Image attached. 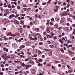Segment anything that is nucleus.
Here are the masks:
<instances>
[{
  "label": "nucleus",
  "mask_w": 75,
  "mask_h": 75,
  "mask_svg": "<svg viewBox=\"0 0 75 75\" xmlns=\"http://www.w3.org/2000/svg\"><path fill=\"white\" fill-rule=\"evenodd\" d=\"M69 73H71V72H72V70H69L68 71Z\"/></svg>",
  "instance_id": "bb28decb"
},
{
  "label": "nucleus",
  "mask_w": 75,
  "mask_h": 75,
  "mask_svg": "<svg viewBox=\"0 0 75 75\" xmlns=\"http://www.w3.org/2000/svg\"><path fill=\"white\" fill-rule=\"evenodd\" d=\"M20 24H22V25H23V24H24V22L22 21H20Z\"/></svg>",
  "instance_id": "dca6fc26"
},
{
  "label": "nucleus",
  "mask_w": 75,
  "mask_h": 75,
  "mask_svg": "<svg viewBox=\"0 0 75 75\" xmlns=\"http://www.w3.org/2000/svg\"><path fill=\"white\" fill-rule=\"evenodd\" d=\"M3 37H4V36H3V35H1V37L2 38H3Z\"/></svg>",
  "instance_id": "09e8293b"
},
{
  "label": "nucleus",
  "mask_w": 75,
  "mask_h": 75,
  "mask_svg": "<svg viewBox=\"0 0 75 75\" xmlns=\"http://www.w3.org/2000/svg\"><path fill=\"white\" fill-rule=\"evenodd\" d=\"M18 73H19V72H15V74H18Z\"/></svg>",
  "instance_id": "bf43d9fd"
},
{
  "label": "nucleus",
  "mask_w": 75,
  "mask_h": 75,
  "mask_svg": "<svg viewBox=\"0 0 75 75\" xmlns=\"http://www.w3.org/2000/svg\"><path fill=\"white\" fill-rule=\"evenodd\" d=\"M29 19L30 21H31V20H33V18L31 17H30L29 18Z\"/></svg>",
  "instance_id": "7c9ffc66"
},
{
  "label": "nucleus",
  "mask_w": 75,
  "mask_h": 75,
  "mask_svg": "<svg viewBox=\"0 0 75 75\" xmlns=\"http://www.w3.org/2000/svg\"><path fill=\"white\" fill-rule=\"evenodd\" d=\"M22 65L23 67H25V68H26V69H28V68H30V67H28V64H24V62L22 63Z\"/></svg>",
  "instance_id": "f03ea898"
},
{
  "label": "nucleus",
  "mask_w": 75,
  "mask_h": 75,
  "mask_svg": "<svg viewBox=\"0 0 75 75\" xmlns=\"http://www.w3.org/2000/svg\"><path fill=\"white\" fill-rule=\"evenodd\" d=\"M72 17L73 18H74V20H75V16H72Z\"/></svg>",
  "instance_id": "338daca9"
},
{
  "label": "nucleus",
  "mask_w": 75,
  "mask_h": 75,
  "mask_svg": "<svg viewBox=\"0 0 75 75\" xmlns=\"http://www.w3.org/2000/svg\"><path fill=\"white\" fill-rule=\"evenodd\" d=\"M50 47L52 48H54V46L53 45H50Z\"/></svg>",
  "instance_id": "412c9836"
},
{
  "label": "nucleus",
  "mask_w": 75,
  "mask_h": 75,
  "mask_svg": "<svg viewBox=\"0 0 75 75\" xmlns=\"http://www.w3.org/2000/svg\"><path fill=\"white\" fill-rule=\"evenodd\" d=\"M67 43L69 44V43H72V42H71L70 40H69L68 41Z\"/></svg>",
  "instance_id": "c85d7f7f"
},
{
  "label": "nucleus",
  "mask_w": 75,
  "mask_h": 75,
  "mask_svg": "<svg viewBox=\"0 0 75 75\" xmlns=\"http://www.w3.org/2000/svg\"><path fill=\"white\" fill-rule=\"evenodd\" d=\"M67 7V8H69V4H68Z\"/></svg>",
  "instance_id": "4c0bfd02"
},
{
  "label": "nucleus",
  "mask_w": 75,
  "mask_h": 75,
  "mask_svg": "<svg viewBox=\"0 0 75 75\" xmlns=\"http://www.w3.org/2000/svg\"><path fill=\"white\" fill-rule=\"evenodd\" d=\"M14 15L13 14H12V15H10L9 16V17L8 18L10 19H11L12 18V17H14Z\"/></svg>",
  "instance_id": "0eeeda50"
},
{
  "label": "nucleus",
  "mask_w": 75,
  "mask_h": 75,
  "mask_svg": "<svg viewBox=\"0 0 75 75\" xmlns=\"http://www.w3.org/2000/svg\"><path fill=\"white\" fill-rule=\"evenodd\" d=\"M40 33H37L35 34V35H40Z\"/></svg>",
  "instance_id": "774afa93"
},
{
  "label": "nucleus",
  "mask_w": 75,
  "mask_h": 75,
  "mask_svg": "<svg viewBox=\"0 0 75 75\" xmlns=\"http://www.w3.org/2000/svg\"><path fill=\"white\" fill-rule=\"evenodd\" d=\"M29 36L28 38L30 40H35V41L37 40V38L36 37H34L33 38H32L30 34L29 35Z\"/></svg>",
  "instance_id": "f257e3e1"
},
{
  "label": "nucleus",
  "mask_w": 75,
  "mask_h": 75,
  "mask_svg": "<svg viewBox=\"0 0 75 75\" xmlns=\"http://www.w3.org/2000/svg\"><path fill=\"white\" fill-rule=\"evenodd\" d=\"M32 73L33 74H35V70H32Z\"/></svg>",
  "instance_id": "ddd939ff"
},
{
  "label": "nucleus",
  "mask_w": 75,
  "mask_h": 75,
  "mask_svg": "<svg viewBox=\"0 0 75 75\" xmlns=\"http://www.w3.org/2000/svg\"><path fill=\"white\" fill-rule=\"evenodd\" d=\"M8 73L9 75H11V71H9Z\"/></svg>",
  "instance_id": "473e14b6"
},
{
  "label": "nucleus",
  "mask_w": 75,
  "mask_h": 75,
  "mask_svg": "<svg viewBox=\"0 0 75 75\" xmlns=\"http://www.w3.org/2000/svg\"><path fill=\"white\" fill-rule=\"evenodd\" d=\"M71 52H72L71 51H70L69 52V54L70 55H71Z\"/></svg>",
  "instance_id": "3c124183"
},
{
  "label": "nucleus",
  "mask_w": 75,
  "mask_h": 75,
  "mask_svg": "<svg viewBox=\"0 0 75 75\" xmlns=\"http://www.w3.org/2000/svg\"><path fill=\"white\" fill-rule=\"evenodd\" d=\"M39 62H42V59H39Z\"/></svg>",
  "instance_id": "a878e982"
},
{
  "label": "nucleus",
  "mask_w": 75,
  "mask_h": 75,
  "mask_svg": "<svg viewBox=\"0 0 75 75\" xmlns=\"http://www.w3.org/2000/svg\"><path fill=\"white\" fill-rule=\"evenodd\" d=\"M73 34H75V29H74V32L73 33Z\"/></svg>",
  "instance_id": "0e129e2a"
},
{
  "label": "nucleus",
  "mask_w": 75,
  "mask_h": 75,
  "mask_svg": "<svg viewBox=\"0 0 75 75\" xmlns=\"http://www.w3.org/2000/svg\"><path fill=\"white\" fill-rule=\"evenodd\" d=\"M12 60H10L8 61V63H12Z\"/></svg>",
  "instance_id": "c756f323"
},
{
  "label": "nucleus",
  "mask_w": 75,
  "mask_h": 75,
  "mask_svg": "<svg viewBox=\"0 0 75 75\" xmlns=\"http://www.w3.org/2000/svg\"><path fill=\"white\" fill-rule=\"evenodd\" d=\"M23 10H24V11H26L27 10V8H23Z\"/></svg>",
  "instance_id": "864d4df0"
},
{
  "label": "nucleus",
  "mask_w": 75,
  "mask_h": 75,
  "mask_svg": "<svg viewBox=\"0 0 75 75\" xmlns=\"http://www.w3.org/2000/svg\"><path fill=\"white\" fill-rule=\"evenodd\" d=\"M51 21H54V18H52L51 19Z\"/></svg>",
  "instance_id": "e2e57ef3"
},
{
  "label": "nucleus",
  "mask_w": 75,
  "mask_h": 75,
  "mask_svg": "<svg viewBox=\"0 0 75 75\" xmlns=\"http://www.w3.org/2000/svg\"><path fill=\"white\" fill-rule=\"evenodd\" d=\"M30 63L32 65H34V62L31 60H30L29 61V64H30Z\"/></svg>",
  "instance_id": "20e7f679"
},
{
  "label": "nucleus",
  "mask_w": 75,
  "mask_h": 75,
  "mask_svg": "<svg viewBox=\"0 0 75 75\" xmlns=\"http://www.w3.org/2000/svg\"><path fill=\"white\" fill-rule=\"evenodd\" d=\"M20 57H21V58H25V57L24 56H23V55H20Z\"/></svg>",
  "instance_id": "393cba45"
},
{
  "label": "nucleus",
  "mask_w": 75,
  "mask_h": 75,
  "mask_svg": "<svg viewBox=\"0 0 75 75\" xmlns=\"http://www.w3.org/2000/svg\"><path fill=\"white\" fill-rule=\"evenodd\" d=\"M1 67L2 68H3L4 67V64H2L1 65Z\"/></svg>",
  "instance_id": "72a5a7b5"
},
{
  "label": "nucleus",
  "mask_w": 75,
  "mask_h": 75,
  "mask_svg": "<svg viewBox=\"0 0 75 75\" xmlns=\"http://www.w3.org/2000/svg\"><path fill=\"white\" fill-rule=\"evenodd\" d=\"M67 15V12H64L63 13V16H66Z\"/></svg>",
  "instance_id": "6ab92c4d"
},
{
  "label": "nucleus",
  "mask_w": 75,
  "mask_h": 75,
  "mask_svg": "<svg viewBox=\"0 0 75 75\" xmlns=\"http://www.w3.org/2000/svg\"><path fill=\"white\" fill-rule=\"evenodd\" d=\"M3 41V39L0 38V41Z\"/></svg>",
  "instance_id": "69168bd1"
},
{
  "label": "nucleus",
  "mask_w": 75,
  "mask_h": 75,
  "mask_svg": "<svg viewBox=\"0 0 75 75\" xmlns=\"http://www.w3.org/2000/svg\"><path fill=\"white\" fill-rule=\"evenodd\" d=\"M62 40H63V41H65V38H62Z\"/></svg>",
  "instance_id": "49530a36"
},
{
  "label": "nucleus",
  "mask_w": 75,
  "mask_h": 75,
  "mask_svg": "<svg viewBox=\"0 0 75 75\" xmlns=\"http://www.w3.org/2000/svg\"><path fill=\"white\" fill-rule=\"evenodd\" d=\"M57 38H58V37H57V36L53 37V38L54 40H56V39H57Z\"/></svg>",
  "instance_id": "4be33fe9"
},
{
  "label": "nucleus",
  "mask_w": 75,
  "mask_h": 75,
  "mask_svg": "<svg viewBox=\"0 0 75 75\" xmlns=\"http://www.w3.org/2000/svg\"><path fill=\"white\" fill-rule=\"evenodd\" d=\"M50 24L51 25H53V23L52 22H50Z\"/></svg>",
  "instance_id": "680f3d73"
},
{
  "label": "nucleus",
  "mask_w": 75,
  "mask_h": 75,
  "mask_svg": "<svg viewBox=\"0 0 75 75\" xmlns=\"http://www.w3.org/2000/svg\"><path fill=\"white\" fill-rule=\"evenodd\" d=\"M17 68L18 69H20V68H21V66H18L17 67Z\"/></svg>",
  "instance_id": "b1692460"
},
{
  "label": "nucleus",
  "mask_w": 75,
  "mask_h": 75,
  "mask_svg": "<svg viewBox=\"0 0 75 75\" xmlns=\"http://www.w3.org/2000/svg\"><path fill=\"white\" fill-rule=\"evenodd\" d=\"M64 22H63V21H62V19H61V21H60V24H62Z\"/></svg>",
  "instance_id": "37998d69"
},
{
  "label": "nucleus",
  "mask_w": 75,
  "mask_h": 75,
  "mask_svg": "<svg viewBox=\"0 0 75 75\" xmlns=\"http://www.w3.org/2000/svg\"><path fill=\"white\" fill-rule=\"evenodd\" d=\"M14 23L15 24H18V25L19 24V23H18V21L16 20H15L14 21Z\"/></svg>",
  "instance_id": "423d86ee"
},
{
  "label": "nucleus",
  "mask_w": 75,
  "mask_h": 75,
  "mask_svg": "<svg viewBox=\"0 0 75 75\" xmlns=\"http://www.w3.org/2000/svg\"><path fill=\"white\" fill-rule=\"evenodd\" d=\"M34 56L35 57H37V54H34Z\"/></svg>",
  "instance_id": "cd10ccee"
},
{
  "label": "nucleus",
  "mask_w": 75,
  "mask_h": 75,
  "mask_svg": "<svg viewBox=\"0 0 75 75\" xmlns=\"http://www.w3.org/2000/svg\"><path fill=\"white\" fill-rule=\"evenodd\" d=\"M67 67L68 68H69V69H71V67H70V66H69V65H67Z\"/></svg>",
  "instance_id": "2f4dec72"
},
{
  "label": "nucleus",
  "mask_w": 75,
  "mask_h": 75,
  "mask_svg": "<svg viewBox=\"0 0 75 75\" xmlns=\"http://www.w3.org/2000/svg\"><path fill=\"white\" fill-rule=\"evenodd\" d=\"M58 11V9H55L54 10V12L55 13V12H57Z\"/></svg>",
  "instance_id": "052dcab7"
},
{
  "label": "nucleus",
  "mask_w": 75,
  "mask_h": 75,
  "mask_svg": "<svg viewBox=\"0 0 75 75\" xmlns=\"http://www.w3.org/2000/svg\"><path fill=\"white\" fill-rule=\"evenodd\" d=\"M36 52L35 51V50H34L33 51V54H35Z\"/></svg>",
  "instance_id": "f704fd0d"
},
{
  "label": "nucleus",
  "mask_w": 75,
  "mask_h": 75,
  "mask_svg": "<svg viewBox=\"0 0 75 75\" xmlns=\"http://www.w3.org/2000/svg\"><path fill=\"white\" fill-rule=\"evenodd\" d=\"M14 61L15 62V63H16L17 64H18V63L17 61L15 60Z\"/></svg>",
  "instance_id": "603ef678"
},
{
  "label": "nucleus",
  "mask_w": 75,
  "mask_h": 75,
  "mask_svg": "<svg viewBox=\"0 0 75 75\" xmlns=\"http://www.w3.org/2000/svg\"><path fill=\"white\" fill-rule=\"evenodd\" d=\"M27 53L28 54H31V52H27Z\"/></svg>",
  "instance_id": "79ce46f5"
},
{
  "label": "nucleus",
  "mask_w": 75,
  "mask_h": 75,
  "mask_svg": "<svg viewBox=\"0 0 75 75\" xmlns=\"http://www.w3.org/2000/svg\"><path fill=\"white\" fill-rule=\"evenodd\" d=\"M6 4H6V3H4V7H7V5H6Z\"/></svg>",
  "instance_id": "a211bd4d"
},
{
  "label": "nucleus",
  "mask_w": 75,
  "mask_h": 75,
  "mask_svg": "<svg viewBox=\"0 0 75 75\" xmlns=\"http://www.w3.org/2000/svg\"><path fill=\"white\" fill-rule=\"evenodd\" d=\"M59 18H56V21H59Z\"/></svg>",
  "instance_id": "2eb2a0df"
},
{
  "label": "nucleus",
  "mask_w": 75,
  "mask_h": 75,
  "mask_svg": "<svg viewBox=\"0 0 75 75\" xmlns=\"http://www.w3.org/2000/svg\"><path fill=\"white\" fill-rule=\"evenodd\" d=\"M38 17V18H41V16L40 15H39Z\"/></svg>",
  "instance_id": "6e6d98bb"
},
{
  "label": "nucleus",
  "mask_w": 75,
  "mask_h": 75,
  "mask_svg": "<svg viewBox=\"0 0 75 75\" xmlns=\"http://www.w3.org/2000/svg\"><path fill=\"white\" fill-rule=\"evenodd\" d=\"M54 28H58V25L57 24H56L54 25Z\"/></svg>",
  "instance_id": "f8f14e48"
},
{
  "label": "nucleus",
  "mask_w": 75,
  "mask_h": 75,
  "mask_svg": "<svg viewBox=\"0 0 75 75\" xmlns=\"http://www.w3.org/2000/svg\"><path fill=\"white\" fill-rule=\"evenodd\" d=\"M5 69H4V68H2V71H5Z\"/></svg>",
  "instance_id": "5fc2aeb1"
},
{
  "label": "nucleus",
  "mask_w": 75,
  "mask_h": 75,
  "mask_svg": "<svg viewBox=\"0 0 75 75\" xmlns=\"http://www.w3.org/2000/svg\"><path fill=\"white\" fill-rule=\"evenodd\" d=\"M47 42L48 44H51V42L50 40L47 41Z\"/></svg>",
  "instance_id": "13d9d810"
},
{
  "label": "nucleus",
  "mask_w": 75,
  "mask_h": 75,
  "mask_svg": "<svg viewBox=\"0 0 75 75\" xmlns=\"http://www.w3.org/2000/svg\"><path fill=\"white\" fill-rule=\"evenodd\" d=\"M17 8H18V9H20V7L19 6H17Z\"/></svg>",
  "instance_id": "8fccbe9b"
},
{
  "label": "nucleus",
  "mask_w": 75,
  "mask_h": 75,
  "mask_svg": "<svg viewBox=\"0 0 75 75\" xmlns=\"http://www.w3.org/2000/svg\"><path fill=\"white\" fill-rule=\"evenodd\" d=\"M23 27H24V28H26L27 27V25H24L23 26Z\"/></svg>",
  "instance_id": "a19ab883"
},
{
  "label": "nucleus",
  "mask_w": 75,
  "mask_h": 75,
  "mask_svg": "<svg viewBox=\"0 0 75 75\" xmlns=\"http://www.w3.org/2000/svg\"><path fill=\"white\" fill-rule=\"evenodd\" d=\"M39 45H43V43L42 42H40Z\"/></svg>",
  "instance_id": "aec40b11"
},
{
  "label": "nucleus",
  "mask_w": 75,
  "mask_h": 75,
  "mask_svg": "<svg viewBox=\"0 0 75 75\" xmlns=\"http://www.w3.org/2000/svg\"><path fill=\"white\" fill-rule=\"evenodd\" d=\"M43 35H45L47 34V33H46L44 32L43 33Z\"/></svg>",
  "instance_id": "a18cd8bd"
},
{
  "label": "nucleus",
  "mask_w": 75,
  "mask_h": 75,
  "mask_svg": "<svg viewBox=\"0 0 75 75\" xmlns=\"http://www.w3.org/2000/svg\"><path fill=\"white\" fill-rule=\"evenodd\" d=\"M38 53L39 55H41V54H42V52H41V51H40V50H38Z\"/></svg>",
  "instance_id": "6e6552de"
},
{
  "label": "nucleus",
  "mask_w": 75,
  "mask_h": 75,
  "mask_svg": "<svg viewBox=\"0 0 75 75\" xmlns=\"http://www.w3.org/2000/svg\"><path fill=\"white\" fill-rule=\"evenodd\" d=\"M30 60V58H28L27 59H25V61H28Z\"/></svg>",
  "instance_id": "f3484780"
},
{
  "label": "nucleus",
  "mask_w": 75,
  "mask_h": 75,
  "mask_svg": "<svg viewBox=\"0 0 75 75\" xmlns=\"http://www.w3.org/2000/svg\"><path fill=\"white\" fill-rule=\"evenodd\" d=\"M62 27H59V28L58 29H59V30H61V29H62Z\"/></svg>",
  "instance_id": "c9c22d12"
},
{
  "label": "nucleus",
  "mask_w": 75,
  "mask_h": 75,
  "mask_svg": "<svg viewBox=\"0 0 75 75\" xmlns=\"http://www.w3.org/2000/svg\"><path fill=\"white\" fill-rule=\"evenodd\" d=\"M7 5L8 6V8H10L11 7V6L10 4H8L7 3Z\"/></svg>",
  "instance_id": "1a4fd4ad"
},
{
  "label": "nucleus",
  "mask_w": 75,
  "mask_h": 75,
  "mask_svg": "<svg viewBox=\"0 0 75 75\" xmlns=\"http://www.w3.org/2000/svg\"><path fill=\"white\" fill-rule=\"evenodd\" d=\"M35 31H36V32H38V31H39V28H35Z\"/></svg>",
  "instance_id": "9b49d317"
},
{
  "label": "nucleus",
  "mask_w": 75,
  "mask_h": 75,
  "mask_svg": "<svg viewBox=\"0 0 75 75\" xmlns=\"http://www.w3.org/2000/svg\"><path fill=\"white\" fill-rule=\"evenodd\" d=\"M59 42H61V44H63V42H64L61 39L59 40Z\"/></svg>",
  "instance_id": "9d476101"
},
{
  "label": "nucleus",
  "mask_w": 75,
  "mask_h": 75,
  "mask_svg": "<svg viewBox=\"0 0 75 75\" xmlns=\"http://www.w3.org/2000/svg\"><path fill=\"white\" fill-rule=\"evenodd\" d=\"M60 51L62 52V53H64L65 52V51L64 50V49H60Z\"/></svg>",
  "instance_id": "4468645a"
},
{
  "label": "nucleus",
  "mask_w": 75,
  "mask_h": 75,
  "mask_svg": "<svg viewBox=\"0 0 75 75\" xmlns=\"http://www.w3.org/2000/svg\"><path fill=\"white\" fill-rule=\"evenodd\" d=\"M11 7L12 8H15L16 7V6L13 5H12Z\"/></svg>",
  "instance_id": "ea45409f"
},
{
  "label": "nucleus",
  "mask_w": 75,
  "mask_h": 75,
  "mask_svg": "<svg viewBox=\"0 0 75 75\" xmlns=\"http://www.w3.org/2000/svg\"><path fill=\"white\" fill-rule=\"evenodd\" d=\"M46 32L47 33H50V28L49 27H48L46 30Z\"/></svg>",
  "instance_id": "7ed1b4c3"
},
{
  "label": "nucleus",
  "mask_w": 75,
  "mask_h": 75,
  "mask_svg": "<svg viewBox=\"0 0 75 75\" xmlns=\"http://www.w3.org/2000/svg\"><path fill=\"white\" fill-rule=\"evenodd\" d=\"M16 34H11V36L12 37H14V36H16Z\"/></svg>",
  "instance_id": "5701e85b"
},
{
  "label": "nucleus",
  "mask_w": 75,
  "mask_h": 75,
  "mask_svg": "<svg viewBox=\"0 0 75 75\" xmlns=\"http://www.w3.org/2000/svg\"><path fill=\"white\" fill-rule=\"evenodd\" d=\"M3 21L4 24H6V23H8V20L6 19H4Z\"/></svg>",
  "instance_id": "39448f33"
},
{
  "label": "nucleus",
  "mask_w": 75,
  "mask_h": 75,
  "mask_svg": "<svg viewBox=\"0 0 75 75\" xmlns=\"http://www.w3.org/2000/svg\"><path fill=\"white\" fill-rule=\"evenodd\" d=\"M42 57L43 58H45V55H42Z\"/></svg>",
  "instance_id": "c03bdc74"
},
{
  "label": "nucleus",
  "mask_w": 75,
  "mask_h": 75,
  "mask_svg": "<svg viewBox=\"0 0 75 75\" xmlns=\"http://www.w3.org/2000/svg\"><path fill=\"white\" fill-rule=\"evenodd\" d=\"M57 64H58V63H59V62L58 61H56V60L54 61Z\"/></svg>",
  "instance_id": "58836bf2"
},
{
  "label": "nucleus",
  "mask_w": 75,
  "mask_h": 75,
  "mask_svg": "<svg viewBox=\"0 0 75 75\" xmlns=\"http://www.w3.org/2000/svg\"><path fill=\"white\" fill-rule=\"evenodd\" d=\"M28 67H30L32 66L30 64H28Z\"/></svg>",
  "instance_id": "de8ad7c7"
},
{
  "label": "nucleus",
  "mask_w": 75,
  "mask_h": 75,
  "mask_svg": "<svg viewBox=\"0 0 75 75\" xmlns=\"http://www.w3.org/2000/svg\"><path fill=\"white\" fill-rule=\"evenodd\" d=\"M65 18H64V19H62V21H63V23H64V22H65Z\"/></svg>",
  "instance_id": "e433bc0d"
},
{
  "label": "nucleus",
  "mask_w": 75,
  "mask_h": 75,
  "mask_svg": "<svg viewBox=\"0 0 75 75\" xmlns=\"http://www.w3.org/2000/svg\"><path fill=\"white\" fill-rule=\"evenodd\" d=\"M58 66L59 67H61V64H59Z\"/></svg>",
  "instance_id": "4d7b16f0"
}]
</instances>
